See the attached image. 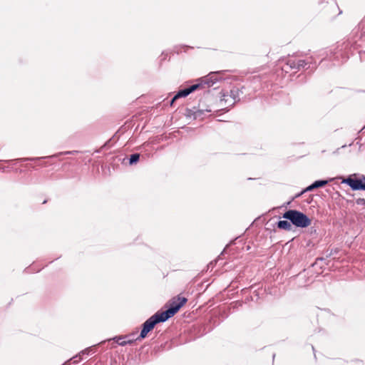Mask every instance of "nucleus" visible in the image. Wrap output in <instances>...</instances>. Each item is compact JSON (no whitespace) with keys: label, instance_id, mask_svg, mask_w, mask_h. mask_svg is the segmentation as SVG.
<instances>
[{"label":"nucleus","instance_id":"nucleus-19","mask_svg":"<svg viewBox=\"0 0 365 365\" xmlns=\"http://www.w3.org/2000/svg\"><path fill=\"white\" fill-rule=\"evenodd\" d=\"M4 169H5V168H1V170L2 171H4Z\"/></svg>","mask_w":365,"mask_h":365},{"label":"nucleus","instance_id":"nucleus-11","mask_svg":"<svg viewBox=\"0 0 365 365\" xmlns=\"http://www.w3.org/2000/svg\"><path fill=\"white\" fill-rule=\"evenodd\" d=\"M128 338V336H115L113 339L115 341V342L120 346H125L127 344H132L133 343V339H125Z\"/></svg>","mask_w":365,"mask_h":365},{"label":"nucleus","instance_id":"nucleus-7","mask_svg":"<svg viewBox=\"0 0 365 365\" xmlns=\"http://www.w3.org/2000/svg\"><path fill=\"white\" fill-rule=\"evenodd\" d=\"M356 174L349 175L342 180L341 182L348 185L352 190H365V175H361L359 178H354Z\"/></svg>","mask_w":365,"mask_h":365},{"label":"nucleus","instance_id":"nucleus-2","mask_svg":"<svg viewBox=\"0 0 365 365\" xmlns=\"http://www.w3.org/2000/svg\"><path fill=\"white\" fill-rule=\"evenodd\" d=\"M312 56H292L279 61L282 72L295 73L301 69H307L310 65L314 63Z\"/></svg>","mask_w":365,"mask_h":365},{"label":"nucleus","instance_id":"nucleus-10","mask_svg":"<svg viewBox=\"0 0 365 365\" xmlns=\"http://www.w3.org/2000/svg\"><path fill=\"white\" fill-rule=\"evenodd\" d=\"M240 93H242L238 88H233L228 92L230 98V106H233L236 101H240Z\"/></svg>","mask_w":365,"mask_h":365},{"label":"nucleus","instance_id":"nucleus-3","mask_svg":"<svg viewBox=\"0 0 365 365\" xmlns=\"http://www.w3.org/2000/svg\"><path fill=\"white\" fill-rule=\"evenodd\" d=\"M220 74V72H212L208 76L199 79L198 83L191 85L184 89L180 90L170 101V105L172 106L173 103L179 98L186 97L200 88H205V85L207 88L212 86L218 81L217 76Z\"/></svg>","mask_w":365,"mask_h":365},{"label":"nucleus","instance_id":"nucleus-18","mask_svg":"<svg viewBox=\"0 0 365 365\" xmlns=\"http://www.w3.org/2000/svg\"><path fill=\"white\" fill-rule=\"evenodd\" d=\"M13 160H5L6 163L12 162Z\"/></svg>","mask_w":365,"mask_h":365},{"label":"nucleus","instance_id":"nucleus-5","mask_svg":"<svg viewBox=\"0 0 365 365\" xmlns=\"http://www.w3.org/2000/svg\"><path fill=\"white\" fill-rule=\"evenodd\" d=\"M165 322V321L160 314V311L157 312L143 324L141 331L136 340L140 341L145 339L148 334L154 329L157 324Z\"/></svg>","mask_w":365,"mask_h":365},{"label":"nucleus","instance_id":"nucleus-8","mask_svg":"<svg viewBox=\"0 0 365 365\" xmlns=\"http://www.w3.org/2000/svg\"><path fill=\"white\" fill-rule=\"evenodd\" d=\"M212 111L211 109L206 108H204L201 105H199V108L193 107L192 108H186L185 116L188 118L203 119L204 116Z\"/></svg>","mask_w":365,"mask_h":365},{"label":"nucleus","instance_id":"nucleus-14","mask_svg":"<svg viewBox=\"0 0 365 365\" xmlns=\"http://www.w3.org/2000/svg\"><path fill=\"white\" fill-rule=\"evenodd\" d=\"M228 92H223L220 98V103L222 105L224 103L225 106H230V98L229 96Z\"/></svg>","mask_w":365,"mask_h":365},{"label":"nucleus","instance_id":"nucleus-6","mask_svg":"<svg viewBox=\"0 0 365 365\" xmlns=\"http://www.w3.org/2000/svg\"><path fill=\"white\" fill-rule=\"evenodd\" d=\"M185 297H178L170 301L169 307L165 311L160 312V316L166 322L168 319L173 317L180 309L187 302Z\"/></svg>","mask_w":365,"mask_h":365},{"label":"nucleus","instance_id":"nucleus-1","mask_svg":"<svg viewBox=\"0 0 365 365\" xmlns=\"http://www.w3.org/2000/svg\"><path fill=\"white\" fill-rule=\"evenodd\" d=\"M365 36V16L360 21L358 26L356 27L351 32L349 39L338 45L333 50H329L326 52V56L321 60V63H324L327 59L329 61H334V65H338L349 58V53L352 47L355 48L357 39H359Z\"/></svg>","mask_w":365,"mask_h":365},{"label":"nucleus","instance_id":"nucleus-4","mask_svg":"<svg viewBox=\"0 0 365 365\" xmlns=\"http://www.w3.org/2000/svg\"><path fill=\"white\" fill-rule=\"evenodd\" d=\"M282 217L289 220L292 225L297 227L305 228L311 225V220L305 214L297 210L286 211Z\"/></svg>","mask_w":365,"mask_h":365},{"label":"nucleus","instance_id":"nucleus-9","mask_svg":"<svg viewBox=\"0 0 365 365\" xmlns=\"http://www.w3.org/2000/svg\"><path fill=\"white\" fill-rule=\"evenodd\" d=\"M78 153L77 150H71V151H64V152H59L58 153L49 155V156H44V157H37V158H19L16 160H19L20 162H26V161H31V162H36L41 159H46V158H55L61 155H71Z\"/></svg>","mask_w":365,"mask_h":365},{"label":"nucleus","instance_id":"nucleus-13","mask_svg":"<svg viewBox=\"0 0 365 365\" xmlns=\"http://www.w3.org/2000/svg\"><path fill=\"white\" fill-rule=\"evenodd\" d=\"M91 352H93V346H90V347H88L85 349H83V351H80L78 354H76V356H74L73 357V359H77L79 357L80 360H82V356L83 355H88L90 354Z\"/></svg>","mask_w":365,"mask_h":365},{"label":"nucleus","instance_id":"nucleus-15","mask_svg":"<svg viewBox=\"0 0 365 365\" xmlns=\"http://www.w3.org/2000/svg\"><path fill=\"white\" fill-rule=\"evenodd\" d=\"M140 155L139 153H134L130 155L129 158V164L133 165L136 164L140 160Z\"/></svg>","mask_w":365,"mask_h":365},{"label":"nucleus","instance_id":"nucleus-16","mask_svg":"<svg viewBox=\"0 0 365 365\" xmlns=\"http://www.w3.org/2000/svg\"><path fill=\"white\" fill-rule=\"evenodd\" d=\"M328 182H329V180H319L314 181L313 182V185L316 189V188L324 187V185L328 184Z\"/></svg>","mask_w":365,"mask_h":365},{"label":"nucleus","instance_id":"nucleus-17","mask_svg":"<svg viewBox=\"0 0 365 365\" xmlns=\"http://www.w3.org/2000/svg\"><path fill=\"white\" fill-rule=\"evenodd\" d=\"M314 189H315L313 183L311 184L310 185H309L308 187H307L304 190H303L301 192L298 193L296 195L295 197H300L302 194H304V192H308V191H312Z\"/></svg>","mask_w":365,"mask_h":365},{"label":"nucleus","instance_id":"nucleus-12","mask_svg":"<svg viewBox=\"0 0 365 365\" xmlns=\"http://www.w3.org/2000/svg\"><path fill=\"white\" fill-rule=\"evenodd\" d=\"M277 226L279 229L284 230L286 231H290L292 229L291 222H289L288 221V220H279L277 223Z\"/></svg>","mask_w":365,"mask_h":365}]
</instances>
